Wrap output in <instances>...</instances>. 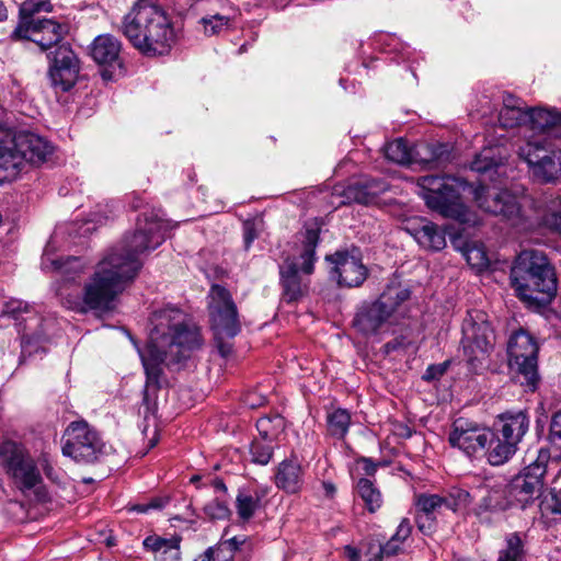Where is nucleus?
I'll use <instances>...</instances> for the list:
<instances>
[{"mask_svg":"<svg viewBox=\"0 0 561 561\" xmlns=\"http://www.w3.org/2000/svg\"><path fill=\"white\" fill-rule=\"evenodd\" d=\"M172 228L156 210L142 213L137 219L134 233L126 236L105 253L80 291L71 290L68 285L84 272V262L76 256L66 261L53 256L59 231H55L44 250L42 267L60 273L62 284L57 294L67 309L79 313L106 312L114 308L116 297L139 273L142 266L140 255L157 249Z\"/></svg>","mask_w":561,"mask_h":561,"instance_id":"obj_1","label":"nucleus"},{"mask_svg":"<svg viewBox=\"0 0 561 561\" xmlns=\"http://www.w3.org/2000/svg\"><path fill=\"white\" fill-rule=\"evenodd\" d=\"M152 329L145 348L134 345L140 356L146 385L140 407L145 421L157 412V391L160 387L161 366H175L190 357L191 352L198 350L203 340L199 329L193 324L188 316L172 306L164 307L152 313Z\"/></svg>","mask_w":561,"mask_h":561,"instance_id":"obj_2","label":"nucleus"},{"mask_svg":"<svg viewBox=\"0 0 561 561\" xmlns=\"http://www.w3.org/2000/svg\"><path fill=\"white\" fill-rule=\"evenodd\" d=\"M121 31L146 56L168 54L175 39L167 12L147 0H139L130 8L122 20Z\"/></svg>","mask_w":561,"mask_h":561,"instance_id":"obj_3","label":"nucleus"},{"mask_svg":"<svg viewBox=\"0 0 561 561\" xmlns=\"http://www.w3.org/2000/svg\"><path fill=\"white\" fill-rule=\"evenodd\" d=\"M511 284L522 300L538 307L550 304L557 294L554 268L538 250H524L517 255Z\"/></svg>","mask_w":561,"mask_h":561,"instance_id":"obj_4","label":"nucleus"},{"mask_svg":"<svg viewBox=\"0 0 561 561\" xmlns=\"http://www.w3.org/2000/svg\"><path fill=\"white\" fill-rule=\"evenodd\" d=\"M53 152L44 137L31 131H15L0 121V180L13 181L26 164H39Z\"/></svg>","mask_w":561,"mask_h":561,"instance_id":"obj_5","label":"nucleus"},{"mask_svg":"<svg viewBox=\"0 0 561 561\" xmlns=\"http://www.w3.org/2000/svg\"><path fill=\"white\" fill-rule=\"evenodd\" d=\"M416 184L419 195L431 210L460 224H480L478 215L461 201L463 181L454 176L424 175L417 179Z\"/></svg>","mask_w":561,"mask_h":561,"instance_id":"obj_6","label":"nucleus"},{"mask_svg":"<svg viewBox=\"0 0 561 561\" xmlns=\"http://www.w3.org/2000/svg\"><path fill=\"white\" fill-rule=\"evenodd\" d=\"M410 296V289L399 283L387 285L376 300L360 305L353 320L354 328L366 336L382 332Z\"/></svg>","mask_w":561,"mask_h":561,"instance_id":"obj_7","label":"nucleus"},{"mask_svg":"<svg viewBox=\"0 0 561 561\" xmlns=\"http://www.w3.org/2000/svg\"><path fill=\"white\" fill-rule=\"evenodd\" d=\"M301 243L302 248L298 257H288L279 267L283 297L287 302L299 300L308 291L309 282L304 279L300 274L313 273L319 231L307 229L302 234Z\"/></svg>","mask_w":561,"mask_h":561,"instance_id":"obj_8","label":"nucleus"},{"mask_svg":"<svg viewBox=\"0 0 561 561\" xmlns=\"http://www.w3.org/2000/svg\"><path fill=\"white\" fill-rule=\"evenodd\" d=\"M208 310L217 350L222 357H227L232 352L231 340L238 335L241 327L237 306L225 287L211 286Z\"/></svg>","mask_w":561,"mask_h":561,"instance_id":"obj_9","label":"nucleus"},{"mask_svg":"<svg viewBox=\"0 0 561 561\" xmlns=\"http://www.w3.org/2000/svg\"><path fill=\"white\" fill-rule=\"evenodd\" d=\"M550 458L549 449L540 448L537 458L510 481L506 494L512 505L526 508L542 495Z\"/></svg>","mask_w":561,"mask_h":561,"instance_id":"obj_10","label":"nucleus"},{"mask_svg":"<svg viewBox=\"0 0 561 561\" xmlns=\"http://www.w3.org/2000/svg\"><path fill=\"white\" fill-rule=\"evenodd\" d=\"M517 154L539 181L548 183L561 178V149L545 137H530L518 146Z\"/></svg>","mask_w":561,"mask_h":561,"instance_id":"obj_11","label":"nucleus"},{"mask_svg":"<svg viewBox=\"0 0 561 561\" xmlns=\"http://www.w3.org/2000/svg\"><path fill=\"white\" fill-rule=\"evenodd\" d=\"M461 346L463 356L472 369L488 356L493 346L494 332L488 314L482 310H470L462 321Z\"/></svg>","mask_w":561,"mask_h":561,"instance_id":"obj_12","label":"nucleus"},{"mask_svg":"<svg viewBox=\"0 0 561 561\" xmlns=\"http://www.w3.org/2000/svg\"><path fill=\"white\" fill-rule=\"evenodd\" d=\"M538 352L536 339L527 331L520 329L511 335L507 344L510 365L518 374L520 383L529 391H535L540 380Z\"/></svg>","mask_w":561,"mask_h":561,"instance_id":"obj_13","label":"nucleus"},{"mask_svg":"<svg viewBox=\"0 0 561 561\" xmlns=\"http://www.w3.org/2000/svg\"><path fill=\"white\" fill-rule=\"evenodd\" d=\"M62 455L79 463H92L106 453L99 432L85 421L71 422L64 433Z\"/></svg>","mask_w":561,"mask_h":561,"instance_id":"obj_14","label":"nucleus"},{"mask_svg":"<svg viewBox=\"0 0 561 561\" xmlns=\"http://www.w3.org/2000/svg\"><path fill=\"white\" fill-rule=\"evenodd\" d=\"M0 460L19 489L31 490L41 482L38 468L23 445L13 440L2 442Z\"/></svg>","mask_w":561,"mask_h":561,"instance_id":"obj_15","label":"nucleus"},{"mask_svg":"<svg viewBox=\"0 0 561 561\" xmlns=\"http://www.w3.org/2000/svg\"><path fill=\"white\" fill-rule=\"evenodd\" d=\"M5 312L11 314L19 325L21 333V359L31 355L37 350H33V345H37L47 339L46 328L47 321H44L35 312L31 310L28 304L21 300H12L7 304Z\"/></svg>","mask_w":561,"mask_h":561,"instance_id":"obj_16","label":"nucleus"},{"mask_svg":"<svg viewBox=\"0 0 561 561\" xmlns=\"http://www.w3.org/2000/svg\"><path fill=\"white\" fill-rule=\"evenodd\" d=\"M325 260L330 264V278L340 287H359L368 276V268L364 265L362 253L357 248L336 251Z\"/></svg>","mask_w":561,"mask_h":561,"instance_id":"obj_17","label":"nucleus"},{"mask_svg":"<svg viewBox=\"0 0 561 561\" xmlns=\"http://www.w3.org/2000/svg\"><path fill=\"white\" fill-rule=\"evenodd\" d=\"M68 32L66 24L53 19L31 20L19 22L13 36L35 43L42 50H55L61 45L64 36Z\"/></svg>","mask_w":561,"mask_h":561,"instance_id":"obj_18","label":"nucleus"},{"mask_svg":"<svg viewBox=\"0 0 561 561\" xmlns=\"http://www.w3.org/2000/svg\"><path fill=\"white\" fill-rule=\"evenodd\" d=\"M50 84L62 92L69 91L77 82L80 65L75 51L68 44H61L47 53Z\"/></svg>","mask_w":561,"mask_h":561,"instance_id":"obj_19","label":"nucleus"},{"mask_svg":"<svg viewBox=\"0 0 561 561\" xmlns=\"http://www.w3.org/2000/svg\"><path fill=\"white\" fill-rule=\"evenodd\" d=\"M491 430L472 420L458 417L453 422L448 442L467 456H473L486 448Z\"/></svg>","mask_w":561,"mask_h":561,"instance_id":"obj_20","label":"nucleus"},{"mask_svg":"<svg viewBox=\"0 0 561 561\" xmlns=\"http://www.w3.org/2000/svg\"><path fill=\"white\" fill-rule=\"evenodd\" d=\"M473 198L478 207L490 215L501 216L515 222L520 215V205L515 194L507 190L495 191L485 185L473 190Z\"/></svg>","mask_w":561,"mask_h":561,"instance_id":"obj_21","label":"nucleus"},{"mask_svg":"<svg viewBox=\"0 0 561 561\" xmlns=\"http://www.w3.org/2000/svg\"><path fill=\"white\" fill-rule=\"evenodd\" d=\"M121 42L111 34H102L94 38L91 45V57L103 67L101 76L104 80H112L114 70L121 68Z\"/></svg>","mask_w":561,"mask_h":561,"instance_id":"obj_22","label":"nucleus"},{"mask_svg":"<svg viewBox=\"0 0 561 561\" xmlns=\"http://www.w3.org/2000/svg\"><path fill=\"white\" fill-rule=\"evenodd\" d=\"M404 230L425 250L440 251L446 247L444 231L427 218L414 217L407 220Z\"/></svg>","mask_w":561,"mask_h":561,"instance_id":"obj_23","label":"nucleus"},{"mask_svg":"<svg viewBox=\"0 0 561 561\" xmlns=\"http://www.w3.org/2000/svg\"><path fill=\"white\" fill-rule=\"evenodd\" d=\"M529 424V416L526 412L508 411L497 415L493 428L497 431L500 437H504L518 446L528 432Z\"/></svg>","mask_w":561,"mask_h":561,"instance_id":"obj_24","label":"nucleus"},{"mask_svg":"<svg viewBox=\"0 0 561 561\" xmlns=\"http://www.w3.org/2000/svg\"><path fill=\"white\" fill-rule=\"evenodd\" d=\"M527 124L531 130L539 131L535 137H561V112L556 108H528Z\"/></svg>","mask_w":561,"mask_h":561,"instance_id":"obj_25","label":"nucleus"},{"mask_svg":"<svg viewBox=\"0 0 561 561\" xmlns=\"http://www.w3.org/2000/svg\"><path fill=\"white\" fill-rule=\"evenodd\" d=\"M507 158L506 149L502 144L483 148L472 160L470 169L480 174H489L493 181V174H502L504 161Z\"/></svg>","mask_w":561,"mask_h":561,"instance_id":"obj_26","label":"nucleus"},{"mask_svg":"<svg viewBox=\"0 0 561 561\" xmlns=\"http://www.w3.org/2000/svg\"><path fill=\"white\" fill-rule=\"evenodd\" d=\"M445 500L440 494L420 493L414 496V506L417 513L416 524L419 529L427 534L432 530L435 513L445 508Z\"/></svg>","mask_w":561,"mask_h":561,"instance_id":"obj_27","label":"nucleus"},{"mask_svg":"<svg viewBox=\"0 0 561 561\" xmlns=\"http://www.w3.org/2000/svg\"><path fill=\"white\" fill-rule=\"evenodd\" d=\"M275 484L286 493H297L304 484V471L298 460L285 459L278 467L275 474Z\"/></svg>","mask_w":561,"mask_h":561,"instance_id":"obj_28","label":"nucleus"},{"mask_svg":"<svg viewBox=\"0 0 561 561\" xmlns=\"http://www.w3.org/2000/svg\"><path fill=\"white\" fill-rule=\"evenodd\" d=\"M181 537L149 536L144 540L146 549L154 554L156 561H180L181 560Z\"/></svg>","mask_w":561,"mask_h":561,"instance_id":"obj_29","label":"nucleus"},{"mask_svg":"<svg viewBox=\"0 0 561 561\" xmlns=\"http://www.w3.org/2000/svg\"><path fill=\"white\" fill-rule=\"evenodd\" d=\"M220 0H197L195 8L198 11L208 10L209 12L202 18L204 32L208 36L220 34L227 30L231 24V19L220 12H215L214 9L220 3Z\"/></svg>","mask_w":561,"mask_h":561,"instance_id":"obj_30","label":"nucleus"},{"mask_svg":"<svg viewBox=\"0 0 561 561\" xmlns=\"http://www.w3.org/2000/svg\"><path fill=\"white\" fill-rule=\"evenodd\" d=\"M527 111L523 102L508 94L503 99V107L499 113V124L502 128H514L527 124Z\"/></svg>","mask_w":561,"mask_h":561,"instance_id":"obj_31","label":"nucleus"},{"mask_svg":"<svg viewBox=\"0 0 561 561\" xmlns=\"http://www.w3.org/2000/svg\"><path fill=\"white\" fill-rule=\"evenodd\" d=\"M490 430L491 437L486 445L488 461L492 466H502L516 454L518 446L504 437H500L495 428Z\"/></svg>","mask_w":561,"mask_h":561,"instance_id":"obj_32","label":"nucleus"},{"mask_svg":"<svg viewBox=\"0 0 561 561\" xmlns=\"http://www.w3.org/2000/svg\"><path fill=\"white\" fill-rule=\"evenodd\" d=\"M356 493L364 502L369 513L377 512L382 503V494L374 481L368 478H360L356 483Z\"/></svg>","mask_w":561,"mask_h":561,"instance_id":"obj_33","label":"nucleus"},{"mask_svg":"<svg viewBox=\"0 0 561 561\" xmlns=\"http://www.w3.org/2000/svg\"><path fill=\"white\" fill-rule=\"evenodd\" d=\"M512 505L506 490H488L476 508V514L481 517L486 512L496 513L507 510Z\"/></svg>","mask_w":561,"mask_h":561,"instance_id":"obj_34","label":"nucleus"},{"mask_svg":"<svg viewBox=\"0 0 561 561\" xmlns=\"http://www.w3.org/2000/svg\"><path fill=\"white\" fill-rule=\"evenodd\" d=\"M259 438L274 443L285 428V420L280 415L262 416L256 421Z\"/></svg>","mask_w":561,"mask_h":561,"instance_id":"obj_35","label":"nucleus"},{"mask_svg":"<svg viewBox=\"0 0 561 561\" xmlns=\"http://www.w3.org/2000/svg\"><path fill=\"white\" fill-rule=\"evenodd\" d=\"M385 157L398 164H409L414 161L413 150L402 138L394 139L386 145Z\"/></svg>","mask_w":561,"mask_h":561,"instance_id":"obj_36","label":"nucleus"},{"mask_svg":"<svg viewBox=\"0 0 561 561\" xmlns=\"http://www.w3.org/2000/svg\"><path fill=\"white\" fill-rule=\"evenodd\" d=\"M351 425V414L345 409H336L328 415V430L331 436L342 439Z\"/></svg>","mask_w":561,"mask_h":561,"instance_id":"obj_37","label":"nucleus"},{"mask_svg":"<svg viewBox=\"0 0 561 561\" xmlns=\"http://www.w3.org/2000/svg\"><path fill=\"white\" fill-rule=\"evenodd\" d=\"M445 500V508L453 512L466 508L471 502V495L467 490L453 486L442 493Z\"/></svg>","mask_w":561,"mask_h":561,"instance_id":"obj_38","label":"nucleus"},{"mask_svg":"<svg viewBox=\"0 0 561 561\" xmlns=\"http://www.w3.org/2000/svg\"><path fill=\"white\" fill-rule=\"evenodd\" d=\"M525 554L524 543L517 533L506 537V549L500 552L497 561H522Z\"/></svg>","mask_w":561,"mask_h":561,"instance_id":"obj_39","label":"nucleus"},{"mask_svg":"<svg viewBox=\"0 0 561 561\" xmlns=\"http://www.w3.org/2000/svg\"><path fill=\"white\" fill-rule=\"evenodd\" d=\"M273 443L255 438L250 445V455L252 462L261 466L267 465L273 456Z\"/></svg>","mask_w":561,"mask_h":561,"instance_id":"obj_40","label":"nucleus"},{"mask_svg":"<svg viewBox=\"0 0 561 561\" xmlns=\"http://www.w3.org/2000/svg\"><path fill=\"white\" fill-rule=\"evenodd\" d=\"M540 497L539 508L542 515L561 516V489L551 488L547 492H542Z\"/></svg>","mask_w":561,"mask_h":561,"instance_id":"obj_41","label":"nucleus"},{"mask_svg":"<svg viewBox=\"0 0 561 561\" xmlns=\"http://www.w3.org/2000/svg\"><path fill=\"white\" fill-rule=\"evenodd\" d=\"M260 500L253 495L240 492L236 499V508L242 520H249L259 508Z\"/></svg>","mask_w":561,"mask_h":561,"instance_id":"obj_42","label":"nucleus"},{"mask_svg":"<svg viewBox=\"0 0 561 561\" xmlns=\"http://www.w3.org/2000/svg\"><path fill=\"white\" fill-rule=\"evenodd\" d=\"M360 190H363L362 195H356L355 198L357 202L367 204L371 198L377 196L378 194L387 191L388 185L386 182L377 179L365 180L358 182Z\"/></svg>","mask_w":561,"mask_h":561,"instance_id":"obj_43","label":"nucleus"},{"mask_svg":"<svg viewBox=\"0 0 561 561\" xmlns=\"http://www.w3.org/2000/svg\"><path fill=\"white\" fill-rule=\"evenodd\" d=\"M51 4L49 0H26L20 8V22L38 20L34 15L39 12H49Z\"/></svg>","mask_w":561,"mask_h":561,"instance_id":"obj_44","label":"nucleus"},{"mask_svg":"<svg viewBox=\"0 0 561 561\" xmlns=\"http://www.w3.org/2000/svg\"><path fill=\"white\" fill-rule=\"evenodd\" d=\"M467 263L478 272L489 267L490 261L482 245L473 244L465 251Z\"/></svg>","mask_w":561,"mask_h":561,"instance_id":"obj_45","label":"nucleus"},{"mask_svg":"<svg viewBox=\"0 0 561 561\" xmlns=\"http://www.w3.org/2000/svg\"><path fill=\"white\" fill-rule=\"evenodd\" d=\"M205 514L211 519H226L230 516V510L224 500H211L204 506Z\"/></svg>","mask_w":561,"mask_h":561,"instance_id":"obj_46","label":"nucleus"},{"mask_svg":"<svg viewBox=\"0 0 561 561\" xmlns=\"http://www.w3.org/2000/svg\"><path fill=\"white\" fill-rule=\"evenodd\" d=\"M426 150L431 153L428 162L440 163L446 161L449 156V146L447 144H433L426 147Z\"/></svg>","mask_w":561,"mask_h":561,"instance_id":"obj_47","label":"nucleus"},{"mask_svg":"<svg viewBox=\"0 0 561 561\" xmlns=\"http://www.w3.org/2000/svg\"><path fill=\"white\" fill-rule=\"evenodd\" d=\"M549 439L552 445L561 450V411L556 412L552 416Z\"/></svg>","mask_w":561,"mask_h":561,"instance_id":"obj_48","label":"nucleus"},{"mask_svg":"<svg viewBox=\"0 0 561 561\" xmlns=\"http://www.w3.org/2000/svg\"><path fill=\"white\" fill-rule=\"evenodd\" d=\"M448 363L430 365L423 375V379L427 381L439 379L447 370Z\"/></svg>","mask_w":561,"mask_h":561,"instance_id":"obj_49","label":"nucleus"},{"mask_svg":"<svg viewBox=\"0 0 561 561\" xmlns=\"http://www.w3.org/2000/svg\"><path fill=\"white\" fill-rule=\"evenodd\" d=\"M411 531L412 526L410 520L408 518H403L391 538L397 539V541L403 543L411 535Z\"/></svg>","mask_w":561,"mask_h":561,"instance_id":"obj_50","label":"nucleus"},{"mask_svg":"<svg viewBox=\"0 0 561 561\" xmlns=\"http://www.w3.org/2000/svg\"><path fill=\"white\" fill-rule=\"evenodd\" d=\"M45 476L53 482H60V473L57 472L47 456L43 455L39 459Z\"/></svg>","mask_w":561,"mask_h":561,"instance_id":"obj_51","label":"nucleus"},{"mask_svg":"<svg viewBox=\"0 0 561 561\" xmlns=\"http://www.w3.org/2000/svg\"><path fill=\"white\" fill-rule=\"evenodd\" d=\"M165 505V502L161 499H153L146 504H136L130 507V511L137 513H147L149 510H161Z\"/></svg>","mask_w":561,"mask_h":561,"instance_id":"obj_52","label":"nucleus"},{"mask_svg":"<svg viewBox=\"0 0 561 561\" xmlns=\"http://www.w3.org/2000/svg\"><path fill=\"white\" fill-rule=\"evenodd\" d=\"M357 466L360 467L363 473L366 477H374L379 463L367 457H360L357 459Z\"/></svg>","mask_w":561,"mask_h":561,"instance_id":"obj_53","label":"nucleus"},{"mask_svg":"<svg viewBox=\"0 0 561 561\" xmlns=\"http://www.w3.org/2000/svg\"><path fill=\"white\" fill-rule=\"evenodd\" d=\"M401 542L397 541V539L390 538L383 546L380 548V553L382 557H392L397 556L402 551Z\"/></svg>","mask_w":561,"mask_h":561,"instance_id":"obj_54","label":"nucleus"},{"mask_svg":"<svg viewBox=\"0 0 561 561\" xmlns=\"http://www.w3.org/2000/svg\"><path fill=\"white\" fill-rule=\"evenodd\" d=\"M389 53H397L398 57L402 61H409L413 55L411 48L405 44L396 43L392 47L389 48Z\"/></svg>","mask_w":561,"mask_h":561,"instance_id":"obj_55","label":"nucleus"},{"mask_svg":"<svg viewBox=\"0 0 561 561\" xmlns=\"http://www.w3.org/2000/svg\"><path fill=\"white\" fill-rule=\"evenodd\" d=\"M142 435L148 438L149 440V448H153L158 443V432H157V425L153 422L152 428H150L149 424H146L141 428Z\"/></svg>","mask_w":561,"mask_h":561,"instance_id":"obj_56","label":"nucleus"},{"mask_svg":"<svg viewBox=\"0 0 561 561\" xmlns=\"http://www.w3.org/2000/svg\"><path fill=\"white\" fill-rule=\"evenodd\" d=\"M256 233L254 226L250 222L245 224L243 227V240H244V248L248 250L252 242L255 240Z\"/></svg>","mask_w":561,"mask_h":561,"instance_id":"obj_57","label":"nucleus"},{"mask_svg":"<svg viewBox=\"0 0 561 561\" xmlns=\"http://www.w3.org/2000/svg\"><path fill=\"white\" fill-rule=\"evenodd\" d=\"M242 541H239L236 537L231 538V539H228V540H225V541H221L217 547H215L217 549V551H221L224 549H228L230 552H233L236 551L238 548H239V545L241 543Z\"/></svg>","mask_w":561,"mask_h":561,"instance_id":"obj_58","label":"nucleus"},{"mask_svg":"<svg viewBox=\"0 0 561 561\" xmlns=\"http://www.w3.org/2000/svg\"><path fill=\"white\" fill-rule=\"evenodd\" d=\"M547 225L554 231L561 233V210L553 213L547 218Z\"/></svg>","mask_w":561,"mask_h":561,"instance_id":"obj_59","label":"nucleus"},{"mask_svg":"<svg viewBox=\"0 0 561 561\" xmlns=\"http://www.w3.org/2000/svg\"><path fill=\"white\" fill-rule=\"evenodd\" d=\"M216 553H218L217 549L215 547H209L204 553L195 558L194 561H214Z\"/></svg>","mask_w":561,"mask_h":561,"instance_id":"obj_60","label":"nucleus"},{"mask_svg":"<svg viewBox=\"0 0 561 561\" xmlns=\"http://www.w3.org/2000/svg\"><path fill=\"white\" fill-rule=\"evenodd\" d=\"M344 551H345L346 557L351 561H358L359 560L360 552H359V550L357 548L348 545V546L344 547Z\"/></svg>","mask_w":561,"mask_h":561,"instance_id":"obj_61","label":"nucleus"},{"mask_svg":"<svg viewBox=\"0 0 561 561\" xmlns=\"http://www.w3.org/2000/svg\"><path fill=\"white\" fill-rule=\"evenodd\" d=\"M213 486L215 489L216 492H222L225 493L227 491V488H226V484L224 483L222 480L220 479H216L214 480L213 482Z\"/></svg>","mask_w":561,"mask_h":561,"instance_id":"obj_62","label":"nucleus"},{"mask_svg":"<svg viewBox=\"0 0 561 561\" xmlns=\"http://www.w3.org/2000/svg\"><path fill=\"white\" fill-rule=\"evenodd\" d=\"M7 19V9L3 5V3L0 1V21H3Z\"/></svg>","mask_w":561,"mask_h":561,"instance_id":"obj_63","label":"nucleus"},{"mask_svg":"<svg viewBox=\"0 0 561 561\" xmlns=\"http://www.w3.org/2000/svg\"><path fill=\"white\" fill-rule=\"evenodd\" d=\"M247 403L251 407V408H254L256 405H261L263 403V399H260V401L257 402H254V401H250L249 399H247Z\"/></svg>","mask_w":561,"mask_h":561,"instance_id":"obj_64","label":"nucleus"}]
</instances>
